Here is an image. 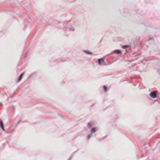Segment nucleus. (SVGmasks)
Returning <instances> with one entry per match:
<instances>
[{
    "mask_svg": "<svg viewBox=\"0 0 160 160\" xmlns=\"http://www.w3.org/2000/svg\"><path fill=\"white\" fill-rule=\"evenodd\" d=\"M65 24L68 27V28H65L66 31H74V29L73 28V26L75 24L74 23L73 21H69L68 22H67L66 23H65Z\"/></svg>",
    "mask_w": 160,
    "mask_h": 160,
    "instance_id": "obj_1",
    "label": "nucleus"
},
{
    "mask_svg": "<svg viewBox=\"0 0 160 160\" xmlns=\"http://www.w3.org/2000/svg\"><path fill=\"white\" fill-rule=\"evenodd\" d=\"M157 91H154L152 92L149 94L150 96L152 98H155L157 97Z\"/></svg>",
    "mask_w": 160,
    "mask_h": 160,
    "instance_id": "obj_2",
    "label": "nucleus"
},
{
    "mask_svg": "<svg viewBox=\"0 0 160 160\" xmlns=\"http://www.w3.org/2000/svg\"><path fill=\"white\" fill-rule=\"evenodd\" d=\"M121 51L119 50H115L112 52V53H116L117 54H121Z\"/></svg>",
    "mask_w": 160,
    "mask_h": 160,
    "instance_id": "obj_3",
    "label": "nucleus"
},
{
    "mask_svg": "<svg viewBox=\"0 0 160 160\" xmlns=\"http://www.w3.org/2000/svg\"><path fill=\"white\" fill-rule=\"evenodd\" d=\"M98 130V128H92L91 130V134H92L95 133L96 132V131Z\"/></svg>",
    "mask_w": 160,
    "mask_h": 160,
    "instance_id": "obj_4",
    "label": "nucleus"
},
{
    "mask_svg": "<svg viewBox=\"0 0 160 160\" xmlns=\"http://www.w3.org/2000/svg\"><path fill=\"white\" fill-rule=\"evenodd\" d=\"M24 73V72H22L20 75V76H19V77H18V80H17L18 82H20L21 80L22 79V77L23 76V75Z\"/></svg>",
    "mask_w": 160,
    "mask_h": 160,
    "instance_id": "obj_5",
    "label": "nucleus"
},
{
    "mask_svg": "<svg viewBox=\"0 0 160 160\" xmlns=\"http://www.w3.org/2000/svg\"><path fill=\"white\" fill-rule=\"evenodd\" d=\"M0 127L3 131L4 130L3 123L2 122L1 120H0Z\"/></svg>",
    "mask_w": 160,
    "mask_h": 160,
    "instance_id": "obj_6",
    "label": "nucleus"
},
{
    "mask_svg": "<svg viewBox=\"0 0 160 160\" xmlns=\"http://www.w3.org/2000/svg\"><path fill=\"white\" fill-rule=\"evenodd\" d=\"M98 64L100 65L102 62L104 61V60L102 58H100L98 60Z\"/></svg>",
    "mask_w": 160,
    "mask_h": 160,
    "instance_id": "obj_7",
    "label": "nucleus"
},
{
    "mask_svg": "<svg viewBox=\"0 0 160 160\" xmlns=\"http://www.w3.org/2000/svg\"><path fill=\"white\" fill-rule=\"evenodd\" d=\"M129 47V45H125L122 46V48L123 49H126V48H128Z\"/></svg>",
    "mask_w": 160,
    "mask_h": 160,
    "instance_id": "obj_8",
    "label": "nucleus"
},
{
    "mask_svg": "<svg viewBox=\"0 0 160 160\" xmlns=\"http://www.w3.org/2000/svg\"><path fill=\"white\" fill-rule=\"evenodd\" d=\"M84 52L88 54L91 55L92 54V53L91 52L89 51H84Z\"/></svg>",
    "mask_w": 160,
    "mask_h": 160,
    "instance_id": "obj_9",
    "label": "nucleus"
},
{
    "mask_svg": "<svg viewBox=\"0 0 160 160\" xmlns=\"http://www.w3.org/2000/svg\"><path fill=\"white\" fill-rule=\"evenodd\" d=\"M87 126L89 128H90L92 126L91 124V122L88 123V124Z\"/></svg>",
    "mask_w": 160,
    "mask_h": 160,
    "instance_id": "obj_10",
    "label": "nucleus"
},
{
    "mask_svg": "<svg viewBox=\"0 0 160 160\" xmlns=\"http://www.w3.org/2000/svg\"><path fill=\"white\" fill-rule=\"evenodd\" d=\"M92 134H91V133H90V134H89L88 136H87V139H89L90 138H91V137H92Z\"/></svg>",
    "mask_w": 160,
    "mask_h": 160,
    "instance_id": "obj_11",
    "label": "nucleus"
},
{
    "mask_svg": "<svg viewBox=\"0 0 160 160\" xmlns=\"http://www.w3.org/2000/svg\"><path fill=\"white\" fill-rule=\"evenodd\" d=\"M103 88L105 92H106L107 90V87L105 86H104L103 87Z\"/></svg>",
    "mask_w": 160,
    "mask_h": 160,
    "instance_id": "obj_12",
    "label": "nucleus"
},
{
    "mask_svg": "<svg viewBox=\"0 0 160 160\" xmlns=\"http://www.w3.org/2000/svg\"><path fill=\"white\" fill-rule=\"evenodd\" d=\"M72 158V156L68 160H71V158Z\"/></svg>",
    "mask_w": 160,
    "mask_h": 160,
    "instance_id": "obj_13",
    "label": "nucleus"
},
{
    "mask_svg": "<svg viewBox=\"0 0 160 160\" xmlns=\"http://www.w3.org/2000/svg\"><path fill=\"white\" fill-rule=\"evenodd\" d=\"M13 108L14 109V108H15V106H13Z\"/></svg>",
    "mask_w": 160,
    "mask_h": 160,
    "instance_id": "obj_14",
    "label": "nucleus"
}]
</instances>
